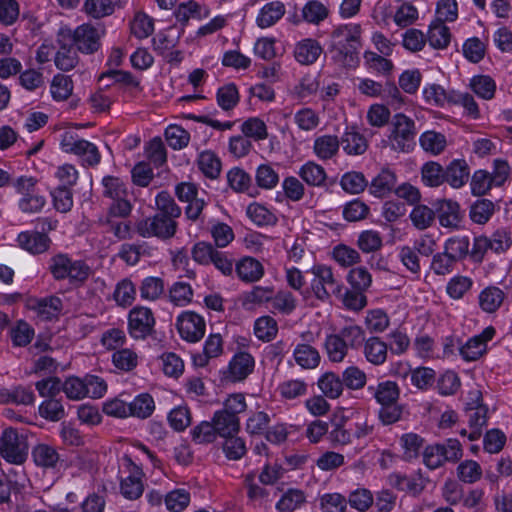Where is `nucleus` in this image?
<instances>
[{
    "instance_id": "4d7b16f0",
    "label": "nucleus",
    "mask_w": 512,
    "mask_h": 512,
    "mask_svg": "<svg viewBox=\"0 0 512 512\" xmlns=\"http://www.w3.org/2000/svg\"><path fill=\"white\" fill-rule=\"evenodd\" d=\"M218 432L213 421H202L191 430L192 440L196 444H210L216 440Z\"/></svg>"
},
{
    "instance_id": "7c9ffc66",
    "label": "nucleus",
    "mask_w": 512,
    "mask_h": 512,
    "mask_svg": "<svg viewBox=\"0 0 512 512\" xmlns=\"http://www.w3.org/2000/svg\"><path fill=\"white\" fill-rule=\"evenodd\" d=\"M360 34L359 25L339 26L331 34V47H343L346 44L356 43L360 40Z\"/></svg>"
},
{
    "instance_id": "dca6fc26",
    "label": "nucleus",
    "mask_w": 512,
    "mask_h": 512,
    "mask_svg": "<svg viewBox=\"0 0 512 512\" xmlns=\"http://www.w3.org/2000/svg\"><path fill=\"white\" fill-rule=\"evenodd\" d=\"M285 14V5L281 1L265 4L259 11L256 24L260 28H268L276 24Z\"/></svg>"
},
{
    "instance_id": "09e8293b",
    "label": "nucleus",
    "mask_w": 512,
    "mask_h": 512,
    "mask_svg": "<svg viewBox=\"0 0 512 512\" xmlns=\"http://www.w3.org/2000/svg\"><path fill=\"white\" fill-rule=\"evenodd\" d=\"M278 332V326L275 319L270 316H262L255 321L254 334L262 341H271Z\"/></svg>"
},
{
    "instance_id": "f3484780",
    "label": "nucleus",
    "mask_w": 512,
    "mask_h": 512,
    "mask_svg": "<svg viewBox=\"0 0 512 512\" xmlns=\"http://www.w3.org/2000/svg\"><path fill=\"white\" fill-rule=\"evenodd\" d=\"M59 49L55 55V65L62 71H69L76 67L79 61L77 48L72 42L66 43L63 40H58Z\"/></svg>"
},
{
    "instance_id": "9b49d317",
    "label": "nucleus",
    "mask_w": 512,
    "mask_h": 512,
    "mask_svg": "<svg viewBox=\"0 0 512 512\" xmlns=\"http://www.w3.org/2000/svg\"><path fill=\"white\" fill-rule=\"evenodd\" d=\"M436 217L442 227L457 228L462 220L460 205L451 199H438L433 203Z\"/></svg>"
},
{
    "instance_id": "4c0bfd02",
    "label": "nucleus",
    "mask_w": 512,
    "mask_h": 512,
    "mask_svg": "<svg viewBox=\"0 0 512 512\" xmlns=\"http://www.w3.org/2000/svg\"><path fill=\"white\" fill-rule=\"evenodd\" d=\"M324 348L330 361L340 363L348 353V347L339 334L327 335Z\"/></svg>"
},
{
    "instance_id": "aec40b11",
    "label": "nucleus",
    "mask_w": 512,
    "mask_h": 512,
    "mask_svg": "<svg viewBox=\"0 0 512 512\" xmlns=\"http://www.w3.org/2000/svg\"><path fill=\"white\" fill-rule=\"evenodd\" d=\"M35 401V395L30 388L16 386L12 389L0 388V403H13L17 405H31Z\"/></svg>"
},
{
    "instance_id": "7ed1b4c3",
    "label": "nucleus",
    "mask_w": 512,
    "mask_h": 512,
    "mask_svg": "<svg viewBox=\"0 0 512 512\" xmlns=\"http://www.w3.org/2000/svg\"><path fill=\"white\" fill-rule=\"evenodd\" d=\"M313 275L311 290L315 297L322 301H328L332 294L340 295L341 283L334 277L332 268L324 264H316L310 269Z\"/></svg>"
},
{
    "instance_id": "a211bd4d",
    "label": "nucleus",
    "mask_w": 512,
    "mask_h": 512,
    "mask_svg": "<svg viewBox=\"0 0 512 512\" xmlns=\"http://www.w3.org/2000/svg\"><path fill=\"white\" fill-rule=\"evenodd\" d=\"M505 299V293L496 286H488L484 288L479 296L478 303L482 311L486 313L496 312Z\"/></svg>"
},
{
    "instance_id": "8fccbe9b",
    "label": "nucleus",
    "mask_w": 512,
    "mask_h": 512,
    "mask_svg": "<svg viewBox=\"0 0 512 512\" xmlns=\"http://www.w3.org/2000/svg\"><path fill=\"white\" fill-rule=\"evenodd\" d=\"M114 9L112 0H86L83 5L84 12L95 19L111 15Z\"/></svg>"
},
{
    "instance_id": "603ef678",
    "label": "nucleus",
    "mask_w": 512,
    "mask_h": 512,
    "mask_svg": "<svg viewBox=\"0 0 512 512\" xmlns=\"http://www.w3.org/2000/svg\"><path fill=\"white\" fill-rule=\"evenodd\" d=\"M470 87L475 94L486 100L492 99L496 90L495 81L486 75L474 76L471 79Z\"/></svg>"
},
{
    "instance_id": "4468645a",
    "label": "nucleus",
    "mask_w": 512,
    "mask_h": 512,
    "mask_svg": "<svg viewBox=\"0 0 512 512\" xmlns=\"http://www.w3.org/2000/svg\"><path fill=\"white\" fill-rule=\"evenodd\" d=\"M363 353L369 363L380 366L387 360L388 344L379 337H370L364 342Z\"/></svg>"
},
{
    "instance_id": "864d4df0",
    "label": "nucleus",
    "mask_w": 512,
    "mask_h": 512,
    "mask_svg": "<svg viewBox=\"0 0 512 512\" xmlns=\"http://www.w3.org/2000/svg\"><path fill=\"white\" fill-rule=\"evenodd\" d=\"M73 91V82L69 76L57 74L51 83L52 97L57 101H64L69 98Z\"/></svg>"
},
{
    "instance_id": "423d86ee",
    "label": "nucleus",
    "mask_w": 512,
    "mask_h": 512,
    "mask_svg": "<svg viewBox=\"0 0 512 512\" xmlns=\"http://www.w3.org/2000/svg\"><path fill=\"white\" fill-rule=\"evenodd\" d=\"M14 187L21 195L18 207L23 213H38L46 204L44 196L36 191V180L32 177H19Z\"/></svg>"
},
{
    "instance_id": "37998d69",
    "label": "nucleus",
    "mask_w": 512,
    "mask_h": 512,
    "mask_svg": "<svg viewBox=\"0 0 512 512\" xmlns=\"http://www.w3.org/2000/svg\"><path fill=\"white\" fill-rule=\"evenodd\" d=\"M154 409V400L151 395L147 393L138 395L131 403H129L130 416L138 417L141 419L149 417Z\"/></svg>"
},
{
    "instance_id": "a18cd8bd",
    "label": "nucleus",
    "mask_w": 512,
    "mask_h": 512,
    "mask_svg": "<svg viewBox=\"0 0 512 512\" xmlns=\"http://www.w3.org/2000/svg\"><path fill=\"white\" fill-rule=\"evenodd\" d=\"M495 211L494 203L489 199H479L474 202L469 211V216L474 223L485 224Z\"/></svg>"
},
{
    "instance_id": "c756f323",
    "label": "nucleus",
    "mask_w": 512,
    "mask_h": 512,
    "mask_svg": "<svg viewBox=\"0 0 512 512\" xmlns=\"http://www.w3.org/2000/svg\"><path fill=\"white\" fill-rule=\"evenodd\" d=\"M388 479L392 487L399 491L408 492L412 495H418L424 489V485L418 477L394 473L391 474Z\"/></svg>"
},
{
    "instance_id": "473e14b6",
    "label": "nucleus",
    "mask_w": 512,
    "mask_h": 512,
    "mask_svg": "<svg viewBox=\"0 0 512 512\" xmlns=\"http://www.w3.org/2000/svg\"><path fill=\"white\" fill-rule=\"evenodd\" d=\"M410 220L418 230H425L431 227L436 219L435 208L417 203L410 213Z\"/></svg>"
},
{
    "instance_id": "6e6552de",
    "label": "nucleus",
    "mask_w": 512,
    "mask_h": 512,
    "mask_svg": "<svg viewBox=\"0 0 512 512\" xmlns=\"http://www.w3.org/2000/svg\"><path fill=\"white\" fill-rule=\"evenodd\" d=\"M104 34L105 28L103 26L85 23L78 26L70 35V38L79 52L93 54L99 50L101 38Z\"/></svg>"
},
{
    "instance_id": "6e6d98bb",
    "label": "nucleus",
    "mask_w": 512,
    "mask_h": 512,
    "mask_svg": "<svg viewBox=\"0 0 512 512\" xmlns=\"http://www.w3.org/2000/svg\"><path fill=\"white\" fill-rule=\"evenodd\" d=\"M421 147L434 155L441 153L446 147L445 136L435 131L424 132L419 139Z\"/></svg>"
},
{
    "instance_id": "2f4dec72",
    "label": "nucleus",
    "mask_w": 512,
    "mask_h": 512,
    "mask_svg": "<svg viewBox=\"0 0 512 512\" xmlns=\"http://www.w3.org/2000/svg\"><path fill=\"white\" fill-rule=\"evenodd\" d=\"M298 365L305 369L316 368L320 363V354L316 348L308 344H298L293 352Z\"/></svg>"
},
{
    "instance_id": "393cba45",
    "label": "nucleus",
    "mask_w": 512,
    "mask_h": 512,
    "mask_svg": "<svg viewBox=\"0 0 512 512\" xmlns=\"http://www.w3.org/2000/svg\"><path fill=\"white\" fill-rule=\"evenodd\" d=\"M445 182L453 188H461L469 178V168L465 160H453L445 169Z\"/></svg>"
},
{
    "instance_id": "58836bf2",
    "label": "nucleus",
    "mask_w": 512,
    "mask_h": 512,
    "mask_svg": "<svg viewBox=\"0 0 512 512\" xmlns=\"http://www.w3.org/2000/svg\"><path fill=\"white\" fill-rule=\"evenodd\" d=\"M445 170L434 161L426 162L421 168V179L428 187H439L445 182Z\"/></svg>"
},
{
    "instance_id": "ea45409f",
    "label": "nucleus",
    "mask_w": 512,
    "mask_h": 512,
    "mask_svg": "<svg viewBox=\"0 0 512 512\" xmlns=\"http://www.w3.org/2000/svg\"><path fill=\"white\" fill-rule=\"evenodd\" d=\"M470 241L467 236H455L447 239L444 243V250L456 262L462 261L470 255Z\"/></svg>"
},
{
    "instance_id": "3c124183",
    "label": "nucleus",
    "mask_w": 512,
    "mask_h": 512,
    "mask_svg": "<svg viewBox=\"0 0 512 512\" xmlns=\"http://www.w3.org/2000/svg\"><path fill=\"white\" fill-rule=\"evenodd\" d=\"M247 215L258 226L274 225L277 222L275 214L258 203H252L247 207Z\"/></svg>"
},
{
    "instance_id": "bf43d9fd",
    "label": "nucleus",
    "mask_w": 512,
    "mask_h": 512,
    "mask_svg": "<svg viewBox=\"0 0 512 512\" xmlns=\"http://www.w3.org/2000/svg\"><path fill=\"white\" fill-rule=\"evenodd\" d=\"M217 103L225 111L232 110L239 102V93L235 84L230 83L217 91Z\"/></svg>"
},
{
    "instance_id": "f257e3e1",
    "label": "nucleus",
    "mask_w": 512,
    "mask_h": 512,
    "mask_svg": "<svg viewBox=\"0 0 512 512\" xmlns=\"http://www.w3.org/2000/svg\"><path fill=\"white\" fill-rule=\"evenodd\" d=\"M367 391L380 405L378 419L383 425H392L402 418L403 406L398 403L400 387L395 381L385 380L369 385Z\"/></svg>"
},
{
    "instance_id": "13d9d810",
    "label": "nucleus",
    "mask_w": 512,
    "mask_h": 512,
    "mask_svg": "<svg viewBox=\"0 0 512 512\" xmlns=\"http://www.w3.org/2000/svg\"><path fill=\"white\" fill-rule=\"evenodd\" d=\"M241 131L247 138H252L256 141L264 140L268 137L267 126L258 117H251L244 121Z\"/></svg>"
},
{
    "instance_id": "e2e57ef3",
    "label": "nucleus",
    "mask_w": 512,
    "mask_h": 512,
    "mask_svg": "<svg viewBox=\"0 0 512 512\" xmlns=\"http://www.w3.org/2000/svg\"><path fill=\"white\" fill-rule=\"evenodd\" d=\"M271 304L273 309L288 315L296 309L297 300L290 291L281 290L272 295Z\"/></svg>"
},
{
    "instance_id": "4be33fe9",
    "label": "nucleus",
    "mask_w": 512,
    "mask_h": 512,
    "mask_svg": "<svg viewBox=\"0 0 512 512\" xmlns=\"http://www.w3.org/2000/svg\"><path fill=\"white\" fill-rule=\"evenodd\" d=\"M238 277L247 283L256 282L264 275L263 265L252 257H245L236 264Z\"/></svg>"
},
{
    "instance_id": "ddd939ff",
    "label": "nucleus",
    "mask_w": 512,
    "mask_h": 512,
    "mask_svg": "<svg viewBox=\"0 0 512 512\" xmlns=\"http://www.w3.org/2000/svg\"><path fill=\"white\" fill-rule=\"evenodd\" d=\"M17 241L21 248L32 254H41L50 247L51 240L44 234L37 231H25L18 235Z\"/></svg>"
},
{
    "instance_id": "20e7f679",
    "label": "nucleus",
    "mask_w": 512,
    "mask_h": 512,
    "mask_svg": "<svg viewBox=\"0 0 512 512\" xmlns=\"http://www.w3.org/2000/svg\"><path fill=\"white\" fill-rule=\"evenodd\" d=\"M462 457V447L457 439H447L443 444L429 445L423 452V461L429 469H437L445 462H456Z\"/></svg>"
},
{
    "instance_id": "680f3d73",
    "label": "nucleus",
    "mask_w": 512,
    "mask_h": 512,
    "mask_svg": "<svg viewBox=\"0 0 512 512\" xmlns=\"http://www.w3.org/2000/svg\"><path fill=\"white\" fill-rule=\"evenodd\" d=\"M342 383L348 389L360 390L366 385V373L357 366H349L342 373Z\"/></svg>"
},
{
    "instance_id": "e433bc0d",
    "label": "nucleus",
    "mask_w": 512,
    "mask_h": 512,
    "mask_svg": "<svg viewBox=\"0 0 512 512\" xmlns=\"http://www.w3.org/2000/svg\"><path fill=\"white\" fill-rule=\"evenodd\" d=\"M63 308L62 300L56 296L42 298L37 301L34 309L43 320H52L58 317Z\"/></svg>"
},
{
    "instance_id": "c9c22d12",
    "label": "nucleus",
    "mask_w": 512,
    "mask_h": 512,
    "mask_svg": "<svg viewBox=\"0 0 512 512\" xmlns=\"http://www.w3.org/2000/svg\"><path fill=\"white\" fill-rule=\"evenodd\" d=\"M318 387L330 399H336L343 393L342 380L333 372L324 373L318 380Z\"/></svg>"
},
{
    "instance_id": "f704fd0d",
    "label": "nucleus",
    "mask_w": 512,
    "mask_h": 512,
    "mask_svg": "<svg viewBox=\"0 0 512 512\" xmlns=\"http://www.w3.org/2000/svg\"><path fill=\"white\" fill-rule=\"evenodd\" d=\"M340 146V140L334 135H323L317 137L314 141V152L322 160H328L334 157Z\"/></svg>"
},
{
    "instance_id": "79ce46f5",
    "label": "nucleus",
    "mask_w": 512,
    "mask_h": 512,
    "mask_svg": "<svg viewBox=\"0 0 512 512\" xmlns=\"http://www.w3.org/2000/svg\"><path fill=\"white\" fill-rule=\"evenodd\" d=\"M198 167L206 177L216 179L221 172V161L214 152L203 151L198 157Z\"/></svg>"
},
{
    "instance_id": "b1692460",
    "label": "nucleus",
    "mask_w": 512,
    "mask_h": 512,
    "mask_svg": "<svg viewBox=\"0 0 512 512\" xmlns=\"http://www.w3.org/2000/svg\"><path fill=\"white\" fill-rule=\"evenodd\" d=\"M306 494L301 489L289 488L277 501L275 509L278 512H294L306 503Z\"/></svg>"
},
{
    "instance_id": "c85d7f7f",
    "label": "nucleus",
    "mask_w": 512,
    "mask_h": 512,
    "mask_svg": "<svg viewBox=\"0 0 512 512\" xmlns=\"http://www.w3.org/2000/svg\"><path fill=\"white\" fill-rule=\"evenodd\" d=\"M426 38L432 48L445 49L450 43L451 33L445 24L433 21L429 26Z\"/></svg>"
},
{
    "instance_id": "f8f14e48",
    "label": "nucleus",
    "mask_w": 512,
    "mask_h": 512,
    "mask_svg": "<svg viewBox=\"0 0 512 512\" xmlns=\"http://www.w3.org/2000/svg\"><path fill=\"white\" fill-rule=\"evenodd\" d=\"M255 361L251 354L239 352L229 362L225 378L232 382L246 379L254 370Z\"/></svg>"
},
{
    "instance_id": "5701e85b",
    "label": "nucleus",
    "mask_w": 512,
    "mask_h": 512,
    "mask_svg": "<svg viewBox=\"0 0 512 512\" xmlns=\"http://www.w3.org/2000/svg\"><path fill=\"white\" fill-rule=\"evenodd\" d=\"M212 421L221 437L236 435L240 429L239 417L229 414L227 411H216Z\"/></svg>"
},
{
    "instance_id": "49530a36",
    "label": "nucleus",
    "mask_w": 512,
    "mask_h": 512,
    "mask_svg": "<svg viewBox=\"0 0 512 512\" xmlns=\"http://www.w3.org/2000/svg\"><path fill=\"white\" fill-rule=\"evenodd\" d=\"M75 155L82 159L83 165L96 166L101 160L97 146L87 140L81 139L74 151Z\"/></svg>"
},
{
    "instance_id": "052dcab7",
    "label": "nucleus",
    "mask_w": 512,
    "mask_h": 512,
    "mask_svg": "<svg viewBox=\"0 0 512 512\" xmlns=\"http://www.w3.org/2000/svg\"><path fill=\"white\" fill-rule=\"evenodd\" d=\"M165 138L172 149L180 150L188 145L190 134L181 126L170 125L165 130Z\"/></svg>"
},
{
    "instance_id": "338daca9",
    "label": "nucleus",
    "mask_w": 512,
    "mask_h": 512,
    "mask_svg": "<svg viewBox=\"0 0 512 512\" xmlns=\"http://www.w3.org/2000/svg\"><path fill=\"white\" fill-rule=\"evenodd\" d=\"M255 180L262 189H272L279 182L278 173L269 164H261L256 169Z\"/></svg>"
},
{
    "instance_id": "5fc2aeb1",
    "label": "nucleus",
    "mask_w": 512,
    "mask_h": 512,
    "mask_svg": "<svg viewBox=\"0 0 512 512\" xmlns=\"http://www.w3.org/2000/svg\"><path fill=\"white\" fill-rule=\"evenodd\" d=\"M156 207L157 213L170 217L172 220H175L181 215V208L166 191H162L156 196Z\"/></svg>"
},
{
    "instance_id": "39448f33",
    "label": "nucleus",
    "mask_w": 512,
    "mask_h": 512,
    "mask_svg": "<svg viewBox=\"0 0 512 512\" xmlns=\"http://www.w3.org/2000/svg\"><path fill=\"white\" fill-rule=\"evenodd\" d=\"M135 229L136 232L144 238L154 236L165 240L175 235L177 223L175 220L170 219V217L156 213L153 217L138 221Z\"/></svg>"
},
{
    "instance_id": "2eb2a0df",
    "label": "nucleus",
    "mask_w": 512,
    "mask_h": 512,
    "mask_svg": "<svg viewBox=\"0 0 512 512\" xmlns=\"http://www.w3.org/2000/svg\"><path fill=\"white\" fill-rule=\"evenodd\" d=\"M471 394L474 398H472V401L468 402L466 406L468 423L472 428H481L486 425L488 409L481 403L482 394L479 390Z\"/></svg>"
},
{
    "instance_id": "1a4fd4ad",
    "label": "nucleus",
    "mask_w": 512,
    "mask_h": 512,
    "mask_svg": "<svg viewBox=\"0 0 512 512\" xmlns=\"http://www.w3.org/2000/svg\"><path fill=\"white\" fill-rule=\"evenodd\" d=\"M155 317L151 309L136 306L128 314V332L136 340H144L155 332Z\"/></svg>"
},
{
    "instance_id": "6ab92c4d",
    "label": "nucleus",
    "mask_w": 512,
    "mask_h": 512,
    "mask_svg": "<svg viewBox=\"0 0 512 512\" xmlns=\"http://www.w3.org/2000/svg\"><path fill=\"white\" fill-rule=\"evenodd\" d=\"M227 181L229 186L236 192L247 193L249 196H255L256 188L252 185L251 176L241 168H232L227 173Z\"/></svg>"
},
{
    "instance_id": "bb28decb",
    "label": "nucleus",
    "mask_w": 512,
    "mask_h": 512,
    "mask_svg": "<svg viewBox=\"0 0 512 512\" xmlns=\"http://www.w3.org/2000/svg\"><path fill=\"white\" fill-rule=\"evenodd\" d=\"M35 464L45 469H55L60 462L57 450L48 444H38L32 450Z\"/></svg>"
},
{
    "instance_id": "cd10ccee",
    "label": "nucleus",
    "mask_w": 512,
    "mask_h": 512,
    "mask_svg": "<svg viewBox=\"0 0 512 512\" xmlns=\"http://www.w3.org/2000/svg\"><path fill=\"white\" fill-rule=\"evenodd\" d=\"M397 178L390 169H383L371 182L370 191L376 197H383L395 190Z\"/></svg>"
},
{
    "instance_id": "f03ea898",
    "label": "nucleus",
    "mask_w": 512,
    "mask_h": 512,
    "mask_svg": "<svg viewBox=\"0 0 512 512\" xmlns=\"http://www.w3.org/2000/svg\"><path fill=\"white\" fill-rule=\"evenodd\" d=\"M417 129L413 119L403 113H397L391 120L388 137L391 148L397 152H410L416 146Z\"/></svg>"
},
{
    "instance_id": "774afa93",
    "label": "nucleus",
    "mask_w": 512,
    "mask_h": 512,
    "mask_svg": "<svg viewBox=\"0 0 512 512\" xmlns=\"http://www.w3.org/2000/svg\"><path fill=\"white\" fill-rule=\"evenodd\" d=\"M322 512H345L347 499L340 493H326L320 497Z\"/></svg>"
},
{
    "instance_id": "de8ad7c7",
    "label": "nucleus",
    "mask_w": 512,
    "mask_h": 512,
    "mask_svg": "<svg viewBox=\"0 0 512 512\" xmlns=\"http://www.w3.org/2000/svg\"><path fill=\"white\" fill-rule=\"evenodd\" d=\"M340 185L348 193L359 194L365 190L368 182L363 173L351 171L341 177Z\"/></svg>"
},
{
    "instance_id": "0e129e2a",
    "label": "nucleus",
    "mask_w": 512,
    "mask_h": 512,
    "mask_svg": "<svg viewBox=\"0 0 512 512\" xmlns=\"http://www.w3.org/2000/svg\"><path fill=\"white\" fill-rule=\"evenodd\" d=\"M338 334L348 348L357 349L366 341L365 331L358 325H346Z\"/></svg>"
},
{
    "instance_id": "72a5a7b5",
    "label": "nucleus",
    "mask_w": 512,
    "mask_h": 512,
    "mask_svg": "<svg viewBox=\"0 0 512 512\" xmlns=\"http://www.w3.org/2000/svg\"><path fill=\"white\" fill-rule=\"evenodd\" d=\"M360 46L359 40L356 43L343 45V47H331L332 57L345 67H355L359 62L358 51Z\"/></svg>"
},
{
    "instance_id": "9d476101",
    "label": "nucleus",
    "mask_w": 512,
    "mask_h": 512,
    "mask_svg": "<svg viewBox=\"0 0 512 512\" xmlns=\"http://www.w3.org/2000/svg\"><path fill=\"white\" fill-rule=\"evenodd\" d=\"M176 326L181 338L191 343L200 341L205 334L204 318L192 311L180 314Z\"/></svg>"
},
{
    "instance_id": "a878e982",
    "label": "nucleus",
    "mask_w": 512,
    "mask_h": 512,
    "mask_svg": "<svg viewBox=\"0 0 512 512\" xmlns=\"http://www.w3.org/2000/svg\"><path fill=\"white\" fill-rule=\"evenodd\" d=\"M321 53L322 47L313 39L302 40L296 45L294 50L295 59L303 65L314 63Z\"/></svg>"
},
{
    "instance_id": "c03bdc74",
    "label": "nucleus",
    "mask_w": 512,
    "mask_h": 512,
    "mask_svg": "<svg viewBox=\"0 0 512 512\" xmlns=\"http://www.w3.org/2000/svg\"><path fill=\"white\" fill-rule=\"evenodd\" d=\"M299 176L310 186H321L326 180V172L321 165L307 162L299 171Z\"/></svg>"
},
{
    "instance_id": "69168bd1",
    "label": "nucleus",
    "mask_w": 512,
    "mask_h": 512,
    "mask_svg": "<svg viewBox=\"0 0 512 512\" xmlns=\"http://www.w3.org/2000/svg\"><path fill=\"white\" fill-rule=\"evenodd\" d=\"M39 414L46 420L56 422L65 417V410L60 400L50 398L41 403Z\"/></svg>"
},
{
    "instance_id": "0eeeda50",
    "label": "nucleus",
    "mask_w": 512,
    "mask_h": 512,
    "mask_svg": "<svg viewBox=\"0 0 512 512\" xmlns=\"http://www.w3.org/2000/svg\"><path fill=\"white\" fill-rule=\"evenodd\" d=\"M28 454V445L24 438L20 437L17 430L6 428L0 439V455L8 462L22 464Z\"/></svg>"
},
{
    "instance_id": "a19ab883",
    "label": "nucleus",
    "mask_w": 512,
    "mask_h": 512,
    "mask_svg": "<svg viewBox=\"0 0 512 512\" xmlns=\"http://www.w3.org/2000/svg\"><path fill=\"white\" fill-rule=\"evenodd\" d=\"M174 14L177 21L185 25L190 18L202 19L207 17L209 15V10L205 7H201L195 1H189L187 3L180 4Z\"/></svg>"
},
{
    "instance_id": "412c9836",
    "label": "nucleus",
    "mask_w": 512,
    "mask_h": 512,
    "mask_svg": "<svg viewBox=\"0 0 512 512\" xmlns=\"http://www.w3.org/2000/svg\"><path fill=\"white\" fill-rule=\"evenodd\" d=\"M340 144L343 150L349 155H361L367 148L366 138L355 128H348L341 136Z\"/></svg>"
}]
</instances>
